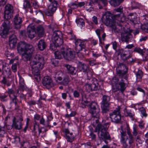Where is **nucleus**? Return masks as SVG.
<instances>
[{"instance_id":"obj_50","label":"nucleus","mask_w":148,"mask_h":148,"mask_svg":"<svg viewBox=\"0 0 148 148\" xmlns=\"http://www.w3.org/2000/svg\"><path fill=\"white\" fill-rule=\"evenodd\" d=\"M132 9H138L139 7V5L137 3L134 1L132 2Z\"/></svg>"},{"instance_id":"obj_13","label":"nucleus","mask_w":148,"mask_h":148,"mask_svg":"<svg viewBox=\"0 0 148 148\" xmlns=\"http://www.w3.org/2000/svg\"><path fill=\"white\" fill-rule=\"evenodd\" d=\"M23 121V119L21 117H13L12 120L13 127L17 130H20L21 129L23 125L22 122Z\"/></svg>"},{"instance_id":"obj_26","label":"nucleus","mask_w":148,"mask_h":148,"mask_svg":"<svg viewBox=\"0 0 148 148\" xmlns=\"http://www.w3.org/2000/svg\"><path fill=\"white\" fill-rule=\"evenodd\" d=\"M78 68L81 71L85 73L89 69L88 66L84 63L78 61Z\"/></svg>"},{"instance_id":"obj_31","label":"nucleus","mask_w":148,"mask_h":148,"mask_svg":"<svg viewBox=\"0 0 148 148\" xmlns=\"http://www.w3.org/2000/svg\"><path fill=\"white\" fill-rule=\"evenodd\" d=\"M38 48L40 50L42 51L45 49L47 47V44L44 40H40L38 44Z\"/></svg>"},{"instance_id":"obj_19","label":"nucleus","mask_w":148,"mask_h":148,"mask_svg":"<svg viewBox=\"0 0 148 148\" xmlns=\"http://www.w3.org/2000/svg\"><path fill=\"white\" fill-rule=\"evenodd\" d=\"M109 27L111 28L112 31L116 33H120L121 34L124 31V27H123L121 24H116V21L113 23L112 26Z\"/></svg>"},{"instance_id":"obj_23","label":"nucleus","mask_w":148,"mask_h":148,"mask_svg":"<svg viewBox=\"0 0 148 148\" xmlns=\"http://www.w3.org/2000/svg\"><path fill=\"white\" fill-rule=\"evenodd\" d=\"M14 21L16 28L18 29L21 27L22 22V19L18 14H17L14 16Z\"/></svg>"},{"instance_id":"obj_3","label":"nucleus","mask_w":148,"mask_h":148,"mask_svg":"<svg viewBox=\"0 0 148 148\" xmlns=\"http://www.w3.org/2000/svg\"><path fill=\"white\" fill-rule=\"evenodd\" d=\"M85 73L86 74L87 79H91L92 82L91 84L86 83L84 85V86L86 91L89 92L98 90L99 89L98 82L95 78H92L93 75V73L92 71L89 69Z\"/></svg>"},{"instance_id":"obj_32","label":"nucleus","mask_w":148,"mask_h":148,"mask_svg":"<svg viewBox=\"0 0 148 148\" xmlns=\"http://www.w3.org/2000/svg\"><path fill=\"white\" fill-rule=\"evenodd\" d=\"M110 97L109 96L104 95L102 97V100L101 102L102 105H110Z\"/></svg>"},{"instance_id":"obj_52","label":"nucleus","mask_w":148,"mask_h":148,"mask_svg":"<svg viewBox=\"0 0 148 148\" xmlns=\"http://www.w3.org/2000/svg\"><path fill=\"white\" fill-rule=\"evenodd\" d=\"M53 117L51 115H49L47 117V121L46 127H49V128L51 127V125H50L49 122L53 119Z\"/></svg>"},{"instance_id":"obj_10","label":"nucleus","mask_w":148,"mask_h":148,"mask_svg":"<svg viewBox=\"0 0 148 148\" xmlns=\"http://www.w3.org/2000/svg\"><path fill=\"white\" fill-rule=\"evenodd\" d=\"M123 7L120 6L117 8L114 9V12H120V13L117 14H114V18L120 22H123L125 21V17L123 16Z\"/></svg>"},{"instance_id":"obj_51","label":"nucleus","mask_w":148,"mask_h":148,"mask_svg":"<svg viewBox=\"0 0 148 148\" xmlns=\"http://www.w3.org/2000/svg\"><path fill=\"white\" fill-rule=\"evenodd\" d=\"M139 111L140 112L141 114L143 116L146 117L147 114L146 113L145 110L143 107H141L139 109Z\"/></svg>"},{"instance_id":"obj_21","label":"nucleus","mask_w":148,"mask_h":148,"mask_svg":"<svg viewBox=\"0 0 148 148\" xmlns=\"http://www.w3.org/2000/svg\"><path fill=\"white\" fill-rule=\"evenodd\" d=\"M120 132L121 135V141L125 148H128V145L126 143V140L128 139V138L127 137L125 138L127 135L126 132L123 131L121 129Z\"/></svg>"},{"instance_id":"obj_37","label":"nucleus","mask_w":148,"mask_h":148,"mask_svg":"<svg viewBox=\"0 0 148 148\" xmlns=\"http://www.w3.org/2000/svg\"><path fill=\"white\" fill-rule=\"evenodd\" d=\"M76 22L81 29L85 26V23L84 20L82 18H78L76 20Z\"/></svg>"},{"instance_id":"obj_1","label":"nucleus","mask_w":148,"mask_h":148,"mask_svg":"<svg viewBox=\"0 0 148 148\" xmlns=\"http://www.w3.org/2000/svg\"><path fill=\"white\" fill-rule=\"evenodd\" d=\"M90 108L89 112L92 116L91 120L93 125H97L95 128V132H98V137L100 140L110 139V137L109 133L107 132V129L109 127L110 122L106 123L103 125L99 123L100 109L97 103L91 102L90 104Z\"/></svg>"},{"instance_id":"obj_5","label":"nucleus","mask_w":148,"mask_h":148,"mask_svg":"<svg viewBox=\"0 0 148 148\" xmlns=\"http://www.w3.org/2000/svg\"><path fill=\"white\" fill-rule=\"evenodd\" d=\"M75 50L77 54L78 57L81 59L84 58L83 53H82L80 51L83 50L85 52L86 51V43L84 41L80 39L77 40L75 42Z\"/></svg>"},{"instance_id":"obj_61","label":"nucleus","mask_w":148,"mask_h":148,"mask_svg":"<svg viewBox=\"0 0 148 148\" xmlns=\"http://www.w3.org/2000/svg\"><path fill=\"white\" fill-rule=\"evenodd\" d=\"M73 95L75 97H78L80 95L79 92L77 90L74 91Z\"/></svg>"},{"instance_id":"obj_11","label":"nucleus","mask_w":148,"mask_h":148,"mask_svg":"<svg viewBox=\"0 0 148 148\" xmlns=\"http://www.w3.org/2000/svg\"><path fill=\"white\" fill-rule=\"evenodd\" d=\"M58 5L57 1H54L48 6V10L46 12V14L48 16H52L56 10Z\"/></svg>"},{"instance_id":"obj_38","label":"nucleus","mask_w":148,"mask_h":148,"mask_svg":"<svg viewBox=\"0 0 148 148\" xmlns=\"http://www.w3.org/2000/svg\"><path fill=\"white\" fill-rule=\"evenodd\" d=\"M137 14L136 13H132L129 14L128 16V18L133 22L136 21Z\"/></svg>"},{"instance_id":"obj_25","label":"nucleus","mask_w":148,"mask_h":148,"mask_svg":"<svg viewBox=\"0 0 148 148\" xmlns=\"http://www.w3.org/2000/svg\"><path fill=\"white\" fill-rule=\"evenodd\" d=\"M27 34L30 38L32 39L34 38L36 34L34 27H32L30 25L28 26L27 28Z\"/></svg>"},{"instance_id":"obj_64","label":"nucleus","mask_w":148,"mask_h":148,"mask_svg":"<svg viewBox=\"0 0 148 148\" xmlns=\"http://www.w3.org/2000/svg\"><path fill=\"white\" fill-rule=\"evenodd\" d=\"M45 119L43 117H42L40 120V124H42L43 125L45 126L46 127V124H45Z\"/></svg>"},{"instance_id":"obj_34","label":"nucleus","mask_w":148,"mask_h":148,"mask_svg":"<svg viewBox=\"0 0 148 148\" xmlns=\"http://www.w3.org/2000/svg\"><path fill=\"white\" fill-rule=\"evenodd\" d=\"M20 78V82L19 83L20 84V85L19 86V88L17 89L15 91L14 90V91L15 93V96H16L17 97L21 93V92L20 90L21 88L22 89V88L24 87V85L22 84H21V82H22L23 80V79L22 78L20 77H19Z\"/></svg>"},{"instance_id":"obj_18","label":"nucleus","mask_w":148,"mask_h":148,"mask_svg":"<svg viewBox=\"0 0 148 148\" xmlns=\"http://www.w3.org/2000/svg\"><path fill=\"white\" fill-rule=\"evenodd\" d=\"M103 18L106 25L109 27L111 26L113 23L115 21L112 19L111 14L109 12H106L104 15Z\"/></svg>"},{"instance_id":"obj_20","label":"nucleus","mask_w":148,"mask_h":148,"mask_svg":"<svg viewBox=\"0 0 148 148\" xmlns=\"http://www.w3.org/2000/svg\"><path fill=\"white\" fill-rule=\"evenodd\" d=\"M8 92L9 95V97L11 100L10 103H14L15 106H17V102L18 101L17 97L15 96L14 91L12 89H9Z\"/></svg>"},{"instance_id":"obj_55","label":"nucleus","mask_w":148,"mask_h":148,"mask_svg":"<svg viewBox=\"0 0 148 148\" xmlns=\"http://www.w3.org/2000/svg\"><path fill=\"white\" fill-rule=\"evenodd\" d=\"M128 136L129 138H128V139H129V144L130 145V146L132 144L134 143V140L132 135Z\"/></svg>"},{"instance_id":"obj_63","label":"nucleus","mask_w":148,"mask_h":148,"mask_svg":"<svg viewBox=\"0 0 148 148\" xmlns=\"http://www.w3.org/2000/svg\"><path fill=\"white\" fill-rule=\"evenodd\" d=\"M144 30L148 33V23L145 24L143 27Z\"/></svg>"},{"instance_id":"obj_46","label":"nucleus","mask_w":148,"mask_h":148,"mask_svg":"<svg viewBox=\"0 0 148 148\" xmlns=\"http://www.w3.org/2000/svg\"><path fill=\"white\" fill-rule=\"evenodd\" d=\"M48 27L49 28L51 29L53 32L55 30L56 31V29L58 27L57 25L55 23L53 22Z\"/></svg>"},{"instance_id":"obj_57","label":"nucleus","mask_w":148,"mask_h":148,"mask_svg":"<svg viewBox=\"0 0 148 148\" xmlns=\"http://www.w3.org/2000/svg\"><path fill=\"white\" fill-rule=\"evenodd\" d=\"M70 5L71 8L72 9H75L78 8L77 3H72L70 4Z\"/></svg>"},{"instance_id":"obj_8","label":"nucleus","mask_w":148,"mask_h":148,"mask_svg":"<svg viewBox=\"0 0 148 148\" xmlns=\"http://www.w3.org/2000/svg\"><path fill=\"white\" fill-rule=\"evenodd\" d=\"M5 19V20L1 25L0 33V35L3 38L6 37L11 26V24L9 21L10 19Z\"/></svg>"},{"instance_id":"obj_53","label":"nucleus","mask_w":148,"mask_h":148,"mask_svg":"<svg viewBox=\"0 0 148 148\" xmlns=\"http://www.w3.org/2000/svg\"><path fill=\"white\" fill-rule=\"evenodd\" d=\"M87 101L84 100L82 99L81 101V102L79 104V106L80 107L82 108H84L87 104Z\"/></svg>"},{"instance_id":"obj_29","label":"nucleus","mask_w":148,"mask_h":148,"mask_svg":"<svg viewBox=\"0 0 148 148\" xmlns=\"http://www.w3.org/2000/svg\"><path fill=\"white\" fill-rule=\"evenodd\" d=\"M134 51L141 54L145 58H146L148 55V50H145L144 51L138 47L135 48L134 49Z\"/></svg>"},{"instance_id":"obj_42","label":"nucleus","mask_w":148,"mask_h":148,"mask_svg":"<svg viewBox=\"0 0 148 148\" xmlns=\"http://www.w3.org/2000/svg\"><path fill=\"white\" fill-rule=\"evenodd\" d=\"M69 82V77L67 76L64 77L62 81L61 82V84L64 86H66L68 84Z\"/></svg>"},{"instance_id":"obj_59","label":"nucleus","mask_w":148,"mask_h":148,"mask_svg":"<svg viewBox=\"0 0 148 148\" xmlns=\"http://www.w3.org/2000/svg\"><path fill=\"white\" fill-rule=\"evenodd\" d=\"M88 62H89V64L91 66H93L97 64L96 60H88Z\"/></svg>"},{"instance_id":"obj_27","label":"nucleus","mask_w":148,"mask_h":148,"mask_svg":"<svg viewBox=\"0 0 148 148\" xmlns=\"http://www.w3.org/2000/svg\"><path fill=\"white\" fill-rule=\"evenodd\" d=\"M64 66L66 68L67 72L68 73L73 75H76L77 70L75 67L68 64H64Z\"/></svg>"},{"instance_id":"obj_22","label":"nucleus","mask_w":148,"mask_h":148,"mask_svg":"<svg viewBox=\"0 0 148 148\" xmlns=\"http://www.w3.org/2000/svg\"><path fill=\"white\" fill-rule=\"evenodd\" d=\"M132 37L131 33L129 32H123L121 34V39L122 41H125L128 42L130 40Z\"/></svg>"},{"instance_id":"obj_36","label":"nucleus","mask_w":148,"mask_h":148,"mask_svg":"<svg viewBox=\"0 0 148 148\" xmlns=\"http://www.w3.org/2000/svg\"><path fill=\"white\" fill-rule=\"evenodd\" d=\"M124 0H110V3L112 6L116 7L118 6Z\"/></svg>"},{"instance_id":"obj_24","label":"nucleus","mask_w":148,"mask_h":148,"mask_svg":"<svg viewBox=\"0 0 148 148\" xmlns=\"http://www.w3.org/2000/svg\"><path fill=\"white\" fill-rule=\"evenodd\" d=\"M17 41V38L14 34L11 35L9 38V45L11 48L15 47Z\"/></svg>"},{"instance_id":"obj_33","label":"nucleus","mask_w":148,"mask_h":148,"mask_svg":"<svg viewBox=\"0 0 148 148\" xmlns=\"http://www.w3.org/2000/svg\"><path fill=\"white\" fill-rule=\"evenodd\" d=\"M37 30L38 36L40 37H42L44 35V28L42 25H38L37 27Z\"/></svg>"},{"instance_id":"obj_44","label":"nucleus","mask_w":148,"mask_h":148,"mask_svg":"<svg viewBox=\"0 0 148 148\" xmlns=\"http://www.w3.org/2000/svg\"><path fill=\"white\" fill-rule=\"evenodd\" d=\"M31 7V5L29 2L27 0H25L24 1L23 3V8L25 10L27 9L30 8Z\"/></svg>"},{"instance_id":"obj_6","label":"nucleus","mask_w":148,"mask_h":148,"mask_svg":"<svg viewBox=\"0 0 148 148\" xmlns=\"http://www.w3.org/2000/svg\"><path fill=\"white\" fill-rule=\"evenodd\" d=\"M116 74L121 79L124 78L127 80L128 75L127 74L128 72V68L124 64H119L118 67L116 68Z\"/></svg>"},{"instance_id":"obj_47","label":"nucleus","mask_w":148,"mask_h":148,"mask_svg":"<svg viewBox=\"0 0 148 148\" xmlns=\"http://www.w3.org/2000/svg\"><path fill=\"white\" fill-rule=\"evenodd\" d=\"M93 4L91 3L90 2H87L86 3V10L88 11L89 10V9H90V10L92 11V10H93L92 7Z\"/></svg>"},{"instance_id":"obj_41","label":"nucleus","mask_w":148,"mask_h":148,"mask_svg":"<svg viewBox=\"0 0 148 148\" xmlns=\"http://www.w3.org/2000/svg\"><path fill=\"white\" fill-rule=\"evenodd\" d=\"M126 116H129L132 118L134 115L135 114L134 112L131 110L126 109L124 112Z\"/></svg>"},{"instance_id":"obj_2","label":"nucleus","mask_w":148,"mask_h":148,"mask_svg":"<svg viewBox=\"0 0 148 148\" xmlns=\"http://www.w3.org/2000/svg\"><path fill=\"white\" fill-rule=\"evenodd\" d=\"M45 64L44 58L41 55H36L34 56L29 63L33 75L35 76L39 75L40 71L43 68Z\"/></svg>"},{"instance_id":"obj_30","label":"nucleus","mask_w":148,"mask_h":148,"mask_svg":"<svg viewBox=\"0 0 148 148\" xmlns=\"http://www.w3.org/2000/svg\"><path fill=\"white\" fill-rule=\"evenodd\" d=\"M62 45V40H60L56 42H53L51 44L50 49L52 50H55L57 47H59Z\"/></svg>"},{"instance_id":"obj_49","label":"nucleus","mask_w":148,"mask_h":148,"mask_svg":"<svg viewBox=\"0 0 148 148\" xmlns=\"http://www.w3.org/2000/svg\"><path fill=\"white\" fill-rule=\"evenodd\" d=\"M76 112L75 111H72L70 114H66L65 115V118L69 119L71 117H73L76 114Z\"/></svg>"},{"instance_id":"obj_14","label":"nucleus","mask_w":148,"mask_h":148,"mask_svg":"<svg viewBox=\"0 0 148 148\" xmlns=\"http://www.w3.org/2000/svg\"><path fill=\"white\" fill-rule=\"evenodd\" d=\"M63 37L62 32L59 30L55 31L53 32L51 37V40L53 42H56L60 40H62V44L63 43Z\"/></svg>"},{"instance_id":"obj_60","label":"nucleus","mask_w":148,"mask_h":148,"mask_svg":"<svg viewBox=\"0 0 148 148\" xmlns=\"http://www.w3.org/2000/svg\"><path fill=\"white\" fill-rule=\"evenodd\" d=\"M29 118L27 119V121L26 122V126L23 129V131L24 132H26V130L27 129L28 126L29 121Z\"/></svg>"},{"instance_id":"obj_45","label":"nucleus","mask_w":148,"mask_h":148,"mask_svg":"<svg viewBox=\"0 0 148 148\" xmlns=\"http://www.w3.org/2000/svg\"><path fill=\"white\" fill-rule=\"evenodd\" d=\"M102 112L103 113H106L108 112L109 110L110 105H102Z\"/></svg>"},{"instance_id":"obj_17","label":"nucleus","mask_w":148,"mask_h":148,"mask_svg":"<svg viewBox=\"0 0 148 148\" xmlns=\"http://www.w3.org/2000/svg\"><path fill=\"white\" fill-rule=\"evenodd\" d=\"M63 57L68 60H71L73 59L75 57L74 52L70 49H68L66 50L63 51Z\"/></svg>"},{"instance_id":"obj_62","label":"nucleus","mask_w":148,"mask_h":148,"mask_svg":"<svg viewBox=\"0 0 148 148\" xmlns=\"http://www.w3.org/2000/svg\"><path fill=\"white\" fill-rule=\"evenodd\" d=\"M119 79L118 78L116 77H114L113 78L112 82V84H117L118 83Z\"/></svg>"},{"instance_id":"obj_15","label":"nucleus","mask_w":148,"mask_h":148,"mask_svg":"<svg viewBox=\"0 0 148 148\" xmlns=\"http://www.w3.org/2000/svg\"><path fill=\"white\" fill-rule=\"evenodd\" d=\"M42 84L44 86L48 89L54 86V84L51 78L48 76H45L43 78Z\"/></svg>"},{"instance_id":"obj_48","label":"nucleus","mask_w":148,"mask_h":148,"mask_svg":"<svg viewBox=\"0 0 148 148\" xmlns=\"http://www.w3.org/2000/svg\"><path fill=\"white\" fill-rule=\"evenodd\" d=\"M1 82L4 85H7L8 86H10L11 84L10 81L7 80L5 77H3V79L1 80Z\"/></svg>"},{"instance_id":"obj_35","label":"nucleus","mask_w":148,"mask_h":148,"mask_svg":"<svg viewBox=\"0 0 148 148\" xmlns=\"http://www.w3.org/2000/svg\"><path fill=\"white\" fill-rule=\"evenodd\" d=\"M119 84L120 86V90L122 92H123L125 90L127 86L126 84L124 82L123 79H121L119 82Z\"/></svg>"},{"instance_id":"obj_58","label":"nucleus","mask_w":148,"mask_h":148,"mask_svg":"<svg viewBox=\"0 0 148 148\" xmlns=\"http://www.w3.org/2000/svg\"><path fill=\"white\" fill-rule=\"evenodd\" d=\"M17 64L16 63L13 64L11 68L12 71L15 73L17 71Z\"/></svg>"},{"instance_id":"obj_7","label":"nucleus","mask_w":148,"mask_h":148,"mask_svg":"<svg viewBox=\"0 0 148 148\" xmlns=\"http://www.w3.org/2000/svg\"><path fill=\"white\" fill-rule=\"evenodd\" d=\"M120 108L118 106L115 110L109 113V116L111 121L114 123H118L121 120Z\"/></svg>"},{"instance_id":"obj_39","label":"nucleus","mask_w":148,"mask_h":148,"mask_svg":"<svg viewBox=\"0 0 148 148\" xmlns=\"http://www.w3.org/2000/svg\"><path fill=\"white\" fill-rule=\"evenodd\" d=\"M7 130L5 126H1L0 125V137L3 138L7 132Z\"/></svg>"},{"instance_id":"obj_40","label":"nucleus","mask_w":148,"mask_h":148,"mask_svg":"<svg viewBox=\"0 0 148 148\" xmlns=\"http://www.w3.org/2000/svg\"><path fill=\"white\" fill-rule=\"evenodd\" d=\"M54 54L56 58L60 59L63 57V51H57L54 53Z\"/></svg>"},{"instance_id":"obj_43","label":"nucleus","mask_w":148,"mask_h":148,"mask_svg":"<svg viewBox=\"0 0 148 148\" xmlns=\"http://www.w3.org/2000/svg\"><path fill=\"white\" fill-rule=\"evenodd\" d=\"M136 79L139 80L141 79L143 76V72L140 70H139L136 74Z\"/></svg>"},{"instance_id":"obj_56","label":"nucleus","mask_w":148,"mask_h":148,"mask_svg":"<svg viewBox=\"0 0 148 148\" xmlns=\"http://www.w3.org/2000/svg\"><path fill=\"white\" fill-rule=\"evenodd\" d=\"M137 127L136 125H134L133 126V130L132 132L133 135L134 136H136L138 134L137 132Z\"/></svg>"},{"instance_id":"obj_9","label":"nucleus","mask_w":148,"mask_h":148,"mask_svg":"<svg viewBox=\"0 0 148 148\" xmlns=\"http://www.w3.org/2000/svg\"><path fill=\"white\" fill-rule=\"evenodd\" d=\"M118 55H120L121 59L124 61H125L132 57L129 51L128 50H125L123 49H118L116 51Z\"/></svg>"},{"instance_id":"obj_4","label":"nucleus","mask_w":148,"mask_h":148,"mask_svg":"<svg viewBox=\"0 0 148 148\" xmlns=\"http://www.w3.org/2000/svg\"><path fill=\"white\" fill-rule=\"evenodd\" d=\"M17 50L19 53L25 52L33 54L34 48L31 45L27 44L24 42H21L18 44Z\"/></svg>"},{"instance_id":"obj_16","label":"nucleus","mask_w":148,"mask_h":148,"mask_svg":"<svg viewBox=\"0 0 148 148\" xmlns=\"http://www.w3.org/2000/svg\"><path fill=\"white\" fill-rule=\"evenodd\" d=\"M64 137L68 142L71 143L74 140V137L73 135V133L70 132L68 128H63L62 130Z\"/></svg>"},{"instance_id":"obj_28","label":"nucleus","mask_w":148,"mask_h":148,"mask_svg":"<svg viewBox=\"0 0 148 148\" xmlns=\"http://www.w3.org/2000/svg\"><path fill=\"white\" fill-rule=\"evenodd\" d=\"M20 54H21L22 59L25 62L30 61L33 54L25 52H23L22 53Z\"/></svg>"},{"instance_id":"obj_54","label":"nucleus","mask_w":148,"mask_h":148,"mask_svg":"<svg viewBox=\"0 0 148 148\" xmlns=\"http://www.w3.org/2000/svg\"><path fill=\"white\" fill-rule=\"evenodd\" d=\"M62 74V73L60 71L55 72L54 74L53 77L54 79L58 78V77H60V75Z\"/></svg>"},{"instance_id":"obj_12","label":"nucleus","mask_w":148,"mask_h":148,"mask_svg":"<svg viewBox=\"0 0 148 148\" xmlns=\"http://www.w3.org/2000/svg\"><path fill=\"white\" fill-rule=\"evenodd\" d=\"M14 11L13 7L11 4H7L5 7L4 12V19H10Z\"/></svg>"}]
</instances>
